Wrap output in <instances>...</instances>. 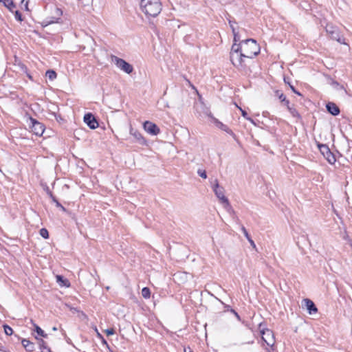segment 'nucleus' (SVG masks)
<instances>
[{"instance_id":"f03ea898","label":"nucleus","mask_w":352,"mask_h":352,"mask_svg":"<svg viewBox=\"0 0 352 352\" xmlns=\"http://www.w3.org/2000/svg\"><path fill=\"white\" fill-rule=\"evenodd\" d=\"M140 8L146 16L155 17L161 12L162 5L160 0H141Z\"/></svg>"},{"instance_id":"72a5a7b5","label":"nucleus","mask_w":352,"mask_h":352,"mask_svg":"<svg viewBox=\"0 0 352 352\" xmlns=\"http://www.w3.org/2000/svg\"><path fill=\"white\" fill-rule=\"evenodd\" d=\"M105 333H107V336H111V335H113L115 333V331L112 328H110V329H107L105 330Z\"/></svg>"},{"instance_id":"a211bd4d","label":"nucleus","mask_w":352,"mask_h":352,"mask_svg":"<svg viewBox=\"0 0 352 352\" xmlns=\"http://www.w3.org/2000/svg\"><path fill=\"white\" fill-rule=\"evenodd\" d=\"M56 281L60 286H65L66 287H69L70 286V283L67 279L63 278V276L60 275H57L56 276Z\"/></svg>"},{"instance_id":"1a4fd4ad","label":"nucleus","mask_w":352,"mask_h":352,"mask_svg":"<svg viewBox=\"0 0 352 352\" xmlns=\"http://www.w3.org/2000/svg\"><path fill=\"white\" fill-rule=\"evenodd\" d=\"M319 149L326 160L333 164L336 162V157L331 152L329 148L325 144L319 145Z\"/></svg>"},{"instance_id":"393cba45","label":"nucleus","mask_w":352,"mask_h":352,"mask_svg":"<svg viewBox=\"0 0 352 352\" xmlns=\"http://www.w3.org/2000/svg\"><path fill=\"white\" fill-rule=\"evenodd\" d=\"M142 295L144 298H149L151 296V291L148 287H144L142 289Z\"/></svg>"},{"instance_id":"f704fd0d","label":"nucleus","mask_w":352,"mask_h":352,"mask_svg":"<svg viewBox=\"0 0 352 352\" xmlns=\"http://www.w3.org/2000/svg\"><path fill=\"white\" fill-rule=\"evenodd\" d=\"M288 84H289V85L290 89H292V91L294 93H295V94H298V95H299V96H301V94H300V92H298V91L294 88V87L293 85H291L290 83H289V82H288Z\"/></svg>"},{"instance_id":"2eb2a0df","label":"nucleus","mask_w":352,"mask_h":352,"mask_svg":"<svg viewBox=\"0 0 352 352\" xmlns=\"http://www.w3.org/2000/svg\"><path fill=\"white\" fill-rule=\"evenodd\" d=\"M326 107L328 112L333 116H337L340 113V109L333 102H328L326 105Z\"/></svg>"},{"instance_id":"2f4dec72","label":"nucleus","mask_w":352,"mask_h":352,"mask_svg":"<svg viewBox=\"0 0 352 352\" xmlns=\"http://www.w3.org/2000/svg\"><path fill=\"white\" fill-rule=\"evenodd\" d=\"M239 108L240 111H241L242 116H243L245 119H246V120H250V121H251V122H253L252 119V118H249V117L248 116V113H246V111H245L243 110V109H242L241 108H240V107H239Z\"/></svg>"},{"instance_id":"e433bc0d","label":"nucleus","mask_w":352,"mask_h":352,"mask_svg":"<svg viewBox=\"0 0 352 352\" xmlns=\"http://www.w3.org/2000/svg\"><path fill=\"white\" fill-rule=\"evenodd\" d=\"M207 116L211 119V120L213 122V123L214 124V120H217V118H215L213 115L211 113V112H209L207 113Z\"/></svg>"},{"instance_id":"ea45409f","label":"nucleus","mask_w":352,"mask_h":352,"mask_svg":"<svg viewBox=\"0 0 352 352\" xmlns=\"http://www.w3.org/2000/svg\"><path fill=\"white\" fill-rule=\"evenodd\" d=\"M102 343L106 346H108L107 342L105 340L104 338H101Z\"/></svg>"},{"instance_id":"4468645a","label":"nucleus","mask_w":352,"mask_h":352,"mask_svg":"<svg viewBox=\"0 0 352 352\" xmlns=\"http://www.w3.org/2000/svg\"><path fill=\"white\" fill-rule=\"evenodd\" d=\"M214 124L217 127L221 129L222 131L226 132L227 133L232 135L234 138H235L236 135L233 133V131L226 124L220 122L219 120H214Z\"/></svg>"},{"instance_id":"cd10ccee","label":"nucleus","mask_w":352,"mask_h":352,"mask_svg":"<svg viewBox=\"0 0 352 352\" xmlns=\"http://www.w3.org/2000/svg\"><path fill=\"white\" fill-rule=\"evenodd\" d=\"M232 33L234 34V43H236L238 41H239L240 38L239 33L235 30V28H232Z\"/></svg>"},{"instance_id":"7c9ffc66","label":"nucleus","mask_w":352,"mask_h":352,"mask_svg":"<svg viewBox=\"0 0 352 352\" xmlns=\"http://www.w3.org/2000/svg\"><path fill=\"white\" fill-rule=\"evenodd\" d=\"M14 16H15V19L19 21H21L23 19H22V15L20 13L19 11L18 10H14Z\"/></svg>"},{"instance_id":"a19ab883","label":"nucleus","mask_w":352,"mask_h":352,"mask_svg":"<svg viewBox=\"0 0 352 352\" xmlns=\"http://www.w3.org/2000/svg\"><path fill=\"white\" fill-rule=\"evenodd\" d=\"M184 352H192V351L191 350V349L190 347H186V348H184Z\"/></svg>"},{"instance_id":"4c0bfd02","label":"nucleus","mask_w":352,"mask_h":352,"mask_svg":"<svg viewBox=\"0 0 352 352\" xmlns=\"http://www.w3.org/2000/svg\"><path fill=\"white\" fill-rule=\"evenodd\" d=\"M41 352H52L48 346L44 347L43 349H41Z\"/></svg>"},{"instance_id":"58836bf2","label":"nucleus","mask_w":352,"mask_h":352,"mask_svg":"<svg viewBox=\"0 0 352 352\" xmlns=\"http://www.w3.org/2000/svg\"><path fill=\"white\" fill-rule=\"evenodd\" d=\"M231 311L232 313H234V316H236V317L239 320L240 319V317L239 316V314L234 310V309H231Z\"/></svg>"},{"instance_id":"c756f323","label":"nucleus","mask_w":352,"mask_h":352,"mask_svg":"<svg viewBox=\"0 0 352 352\" xmlns=\"http://www.w3.org/2000/svg\"><path fill=\"white\" fill-rule=\"evenodd\" d=\"M36 339L38 340V338L36 337ZM38 345H39V348L40 349H43L44 347H47L48 346L46 342L44 341L43 339H38Z\"/></svg>"},{"instance_id":"c85d7f7f","label":"nucleus","mask_w":352,"mask_h":352,"mask_svg":"<svg viewBox=\"0 0 352 352\" xmlns=\"http://www.w3.org/2000/svg\"><path fill=\"white\" fill-rule=\"evenodd\" d=\"M197 174L201 177H202L203 179H206L207 178V174H206V172L205 170L204 169H198L197 170Z\"/></svg>"},{"instance_id":"ddd939ff","label":"nucleus","mask_w":352,"mask_h":352,"mask_svg":"<svg viewBox=\"0 0 352 352\" xmlns=\"http://www.w3.org/2000/svg\"><path fill=\"white\" fill-rule=\"evenodd\" d=\"M303 302L309 314L313 315L318 312V309L312 300L305 298Z\"/></svg>"},{"instance_id":"9b49d317","label":"nucleus","mask_w":352,"mask_h":352,"mask_svg":"<svg viewBox=\"0 0 352 352\" xmlns=\"http://www.w3.org/2000/svg\"><path fill=\"white\" fill-rule=\"evenodd\" d=\"M84 122L91 129H95L98 126V122L91 113H87L84 116Z\"/></svg>"},{"instance_id":"4be33fe9","label":"nucleus","mask_w":352,"mask_h":352,"mask_svg":"<svg viewBox=\"0 0 352 352\" xmlns=\"http://www.w3.org/2000/svg\"><path fill=\"white\" fill-rule=\"evenodd\" d=\"M46 76L50 80H54L56 78V73L54 70H47L46 72Z\"/></svg>"},{"instance_id":"6ab92c4d","label":"nucleus","mask_w":352,"mask_h":352,"mask_svg":"<svg viewBox=\"0 0 352 352\" xmlns=\"http://www.w3.org/2000/svg\"><path fill=\"white\" fill-rule=\"evenodd\" d=\"M55 13L57 16H58V18L52 17L51 20L48 21L49 24L54 23H59V20L60 19V16L63 14V12L60 8H56Z\"/></svg>"},{"instance_id":"6e6552de","label":"nucleus","mask_w":352,"mask_h":352,"mask_svg":"<svg viewBox=\"0 0 352 352\" xmlns=\"http://www.w3.org/2000/svg\"><path fill=\"white\" fill-rule=\"evenodd\" d=\"M262 340L267 346H272L274 344V336L272 331L268 329L261 331Z\"/></svg>"},{"instance_id":"c03bdc74","label":"nucleus","mask_w":352,"mask_h":352,"mask_svg":"<svg viewBox=\"0 0 352 352\" xmlns=\"http://www.w3.org/2000/svg\"><path fill=\"white\" fill-rule=\"evenodd\" d=\"M53 330L56 331L57 330L56 327H53Z\"/></svg>"},{"instance_id":"bb28decb","label":"nucleus","mask_w":352,"mask_h":352,"mask_svg":"<svg viewBox=\"0 0 352 352\" xmlns=\"http://www.w3.org/2000/svg\"><path fill=\"white\" fill-rule=\"evenodd\" d=\"M40 234L44 239H48V237H49V232H48L47 230L45 228H41L40 230Z\"/></svg>"},{"instance_id":"39448f33","label":"nucleus","mask_w":352,"mask_h":352,"mask_svg":"<svg viewBox=\"0 0 352 352\" xmlns=\"http://www.w3.org/2000/svg\"><path fill=\"white\" fill-rule=\"evenodd\" d=\"M213 191L222 204H225V207L230 206V203L228 198L224 195V189L219 186L217 179H215L214 184L212 186Z\"/></svg>"},{"instance_id":"dca6fc26","label":"nucleus","mask_w":352,"mask_h":352,"mask_svg":"<svg viewBox=\"0 0 352 352\" xmlns=\"http://www.w3.org/2000/svg\"><path fill=\"white\" fill-rule=\"evenodd\" d=\"M21 344L28 352H32L34 350V344L27 339H23Z\"/></svg>"},{"instance_id":"5701e85b","label":"nucleus","mask_w":352,"mask_h":352,"mask_svg":"<svg viewBox=\"0 0 352 352\" xmlns=\"http://www.w3.org/2000/svg\"><path fill=\"white\" fill-rule=\"evenodd\" d=\"M287 109L293 117L296 118H300V116L296 109L289 106V107H287Z\"/></svg>"},{"instance_id":"f257e3e1","label":"nucleus","mask_w":352,"mask_h":352,"mask_svg":"<svg viewBox=\"0 0 352 352\" xmlns=\"http://www.w3.org/2000/svg\"><path fill=\"white\" fill-rule=\"evenodd\" d=\"M237 45L246 58H253L260 52V46L254 39H246Z\"/></svg>"},{"instance_id":"423d86ee","label":"nucleus","mask_w":352,"mask_h":352,"mask_svg":"<svg viewBox=\"0 0 352 352\" xmlns=\"http://www.w3.org/2000/svg\"><path fill=\"white\" fill-rule=\"evenodd\" d=\"M112 61L116 64V65L120 68L121 70L124 71L126 74H131L133 70V66L126 62L124 60L118 58L116 56H112L111 57Z\"/></svg>"},{"instance_id":"f8f14e48","label":"nucleus","mask_w":352,"mask_h":352,"mask_svg":"<svg viewBox=\"0 0 352 352\" xmlns=\"http://www.w3.org/2000/svg\"><path fill=\"white\" fill-rule=\"evenodd\" d=\"M130 134L135 138V140L141 145H146L147 142L142 135L133 128H130Z\"/></svg>"},{"instance_id":"9d476101","label":"nucleus","mask_w":352,"mask_h":352,"mask_svg":"<svg viewBox=\"0 0 352 352\" xmlns=\"http://www.w3.org/2000/svg\"><path fill=\"white\" fill-rule=\"evenodd\" d=\"M143 127L148 133L152 135H157L160 132V128L155 124L150 121L144 122Z\"/></svg>"},{"instance_id":"412c9836","label":"nucleus","mask_w":352,"mask_h":352,"mask_svg":"<svg viewBox=\"0 0 352 352\" xmlns=\"http://www.w3.org/2000/svg\"><path fill=\"white\" fill-rule=\"evenodd\" d=\"M34 331L37 333V334L43 338H47V335L44 332V331L36 324H34Z\"/></svg>"},{"instance_id":"c9c22d12","label":"nucleus","mask_w":352,"mask_h":352,"mask_svg":"<svg viewBox=\"0 0 352 352\" xmlns=\"http://www.w3.org/2000/svg\"><path fill=\"white\" fill-rule=\"evenodd\" d=\"M248 242L250 243V245L255 250H256V245L254 243V241L252 239V238L248 239Z\"/></svg>"},{"instance_id":"0eeeda50","label":"nucleus","mask_w":352,"mask_h":352,"mask_svg":"<svg viewBox=\"0 0 352 352\" xmlns=\"http://www.w3.org/2000/svg\"><path fill=\"white\" fill-rule=\"evenodd\" d=\"M29 126L32 131L38 136L42 135L45 131L44 125L32 118H30Z\"/></svg>"},{"instance_id":"20e7f679","label":"nucleus","mask_w":352,"mask_h":352,"mask_svg":"<svg viewBox=\"0 0 352 352\" xmlns=\"http://www.w3.org/2000/svg\"><path fill=\"white\" fill-rule=\"evenodd\" d=\"M326 31L331 39L335 40L341 44L349 46V44L345 42V38L343 37L337 28L327 25L326 27Z\"/></svg>"},{"instance_id":"37998d69","label":"nucleus","mask_w":352,"mask_h":352,"mask_svg":"<svg viewBox=\"0 0 352 352\" xmlns=\"http://www.w3.org/2000/svg\"><path fill=\"white\" fill-rule=\"evenodd\" d=\"M229 23H230V25L231 29L232 30V28H234V25H233V24H232V21H230H230H229Z\"/></svg>"},{"instance_id":"473e14b6","label":"nucleus","mask_w":352,"mask_h":352,"mask_svg":"<svg viewBox=\"0 0 352 352\" xmlns=\"http://www.w3.org/2000/svg\"><path fill=\"white\" fill-rule=\"evenodd\" d=\"M241 230H242L243 233L244 234V236H245V238L247 239H249L251 238V236L248 234L247 230L245 229V228L243 226H241Z\"/></svg>"},{"instance_id":"b1692460","label":"nucleus","mask_w":352,"mask_h":352,"mask_svg":"<svg viewBox=\"0 0 352 352\" xmlns=\"http://www.w3.org/2000/svg\"><path fill=\"white\" fill-rule=\"evenodd\" d=\"M278 98L280 100L284 103V104L287 107H289V101L287 100L286 96L283 94H280L278 95Z\"/></svg>"},{"instance_id":"79ce46f5","label":"nucleus","mask_w":352,"mask_h":352,"mask_svg":"<svg viewBox=\"0 0 352 352\" xmlns=\"http://www.w3.org/2000/svg\"><path fill=\"white\" fill-rule=\"evenodd\" d=\"M96 331L97 333V336L99 338H102V336L98 331L97 329H96Z\"/></svg>"},{"instance_id":"7ed1b4c3","label":"nucleus","mask_w":352,"mask_h":352,"mask_svg":"<svg viewBox=\"0 0 352 352\" xmlns=\"http://www.w3.org/2000/svg\"><path fill=\"white\" fill-rule=\"evenodd\" d=\"M230 61L234 66L239 69H243L245 67V57L243 53L238 46L237 43H233L230 51Z\"/></svg>"},{"instance_id":"f3484780","label":"nucleus","mask_w":352,"mask_h":352,"mask_svg":"<svg viewBox=\"0 0 352 352\" xmlns=\"http://www.w3.org/2000/svg\"><path fill=\"white\" fill-rule=\"evenodd\" d=\"M3 5L12 12H14V10L16 8V5L14 3L12 0H0Z\"/></svg>"},{"instance_id":"a878e982","label":"nucleus","mask_w":352,"mask_h":352,"mask_svg":"<svg viewBox=\"0 0 352 352\" xmlns=\"http://www.w3.org/2000/svg\"><path fill=\"white\" fill-rule=\"evenodd\" d=\"M3 329H4V332L6 335L10 336L13 333V330L10 326L5 324V325H3Z\"/></svg>"},{"instance_id":"aec40b11","label":"nucleus","mask_w":352,"mask_h":352,"mask_svg":"<svg viewBox=\"0 0 352 352\" xmlns=\"http://www.w3.org/2000/svg\"><path fill=\"white\" fill-rule=\"evenodd\" d=\"M50 197H51L52 201L56 204V207L59 208L63 212H67L66 208L58 202L56 198L52 195V192L50 193Z\"/></svg>"}]
</instances>
